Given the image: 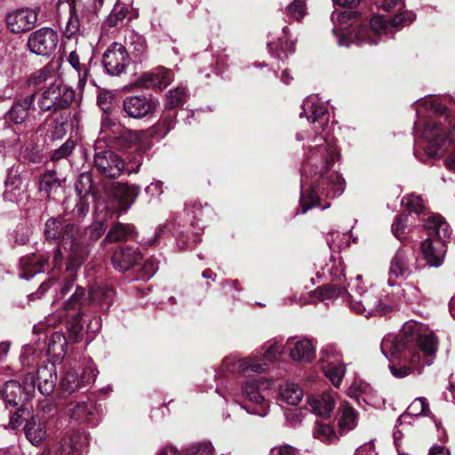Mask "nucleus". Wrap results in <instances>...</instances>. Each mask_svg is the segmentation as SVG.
<instances>
[{
    "mask_svg": "<svg viewBox=\"0 0 455 455\" xmlns=\"http://www.w3.org/2000/svg\"><path fill=\"white\" fill-rule=\"evenodd\" d=\"M98 372L94 363L87 360L78 369H69L65 372L60 380V387L68 393L78 391L93 383Z\"/></svg>",
    "mask_w": 455,
    "mask_h": 455,
    "instance_id": "obj_13",
    "label": "nucleus"
},
{
    "mask_svg": "<svg viewBox=\"0 0 455 455\" xmlns=\"http://www.w3.org/2000/svg\"><path fill=\"white\" fill-rule=\"evenodd\" d=\"M347 291L348 288L346 290L344 286L338 283H330L320 288V296L323 299H337L341 297L347 303Z\"/></svg>",
    "mask_w": 455,
    "mask_h": 455,
    "instance_id": "obj_48",
    "label": "nucleus"
},
{
    "mask_svg": "<svg viewBox=\"0 0 455 455\" xmlns=\"http://www.w3.org/2000/svg\"><path fill=\"white\" fill-rule=\"evenodd\" d=\"M5 189L3 194L4 201L20 204L24 198V192L21 180L17 176L9 175L5 180Z\"/></svg>",
    "mask_w": 455,
    "mask_h": 455,
    "instance_id": "obj_37",
    "label": "nucleus"
},
{
    "mask_svg": "<svg viewBox=\"0 0 455 455\" xmlns=\"http://www.w3.org/2000/svg\"><path fill=\"white\" fill-rule=\"evenodd\" d=\"M417 258L411 250L399 249L391 259L388 270L387 285L393 288V293L398 295L401 287L396 283L398 278H407L417 268Z\"/></svg>",
    "mask_w": 455,
    "mask_h": 455,
    "instance_id": "obj_10",
    "label": "nucleus"
},
{
    "mask_svg": "<svg viewBox=\"0 0 455 455\" xmlns=\"http://www.w3.org/2000/svg\"><path fill=\"white\" fill-rule=\"evenodd\" d=\"M135 227L129 224L116 223L108 232L103 243H116L133 238Z\"/></svg>",
    "mask_w": 455,
    "mask_h": 455,
    "instance_id": "obj_38",
    "label": "nucleus"
},
{
    "mask_svg": "<svg viewBox=\"0 0 455 455\" xmlns=\"http://www.w3.org/2000/svg\"><path fill=\"white\" fill-rule=\"evenodd\" d=\"M339 415L338 425L340 435L355 428L358 423V412L347 402L340 403Z\"/></svg>",
    "mask_w": 455,
    "mask_h": 455,
    "instance_id": "obj_31",
    "label": "nucleus"
},
{
    "mask_svg": "<svg viewBox=\"0 0 455 455\" xmlns=\"http://www.w3.org/2000/svg\"><path fill=\"white\" fill-rule=\"evenodd\" d=\"M347 306L349 309L365 317L383 315L391 310L373 291H368L363 283V276L357 275L347 283Z\"/></svg>",
    "mask_w": 455,
    "mask_h": 455,
    "instance_id": "obj_6",
    "label": "nucleus"
},
{
    "mask_svg": "<svg viewBox=\"0 0 455 455\" xmlns=\"http://www.w3.org/2000/svg\"><path fill=\"white\" fill-rule=\"evenodd\" d=\"M213 447L210 443H198L192 447L188 455H212Z\"/></svg>",
    "mask_w": 455,
    "mask_h": 455,
    "instance_id": "obj_64",
    "label": "nucleus"
},
{
    "mask_svg": "<svg viewBox=\"0 0 455 455\" xmlns=\"http://www.w3.org/2000/svg\"><path fill=\"white\" fill-rule=\"evenodd\" d=\"M407 216L406 215H398L396 216L393 225H392V232L394 235L399 239L403 240L404 238L406 229H407Z\"/></svg>",
    "mask_w": 455,
    "mask_h": 455,
    "instance_id": "obj_58",
    "label": "nucleus"
},
{
    "mask_svg": "<svg viewBox=\"0 0 455 455\" xmlns=\"http://www.w3.org/2000/svg\"><path fill=\"white\" fill-rule=\"evenodd\" d=\"M283 353V347L275 340L267 347L263 354V358L267 362H275Z\"/></svg>",
    "mask_w": 455,
    "mask_h": 455,
    "instance_id": "obj_59",
    "label": "nucleus"
},
{
    "mask_svg": "<svg viewBox=\"0 0 455 455\" xmlns=\"http://www.w3.org/2000/svg\"><path fill=\"white\" fill-rule=\"evenodd\" d=\"M222 369L229 372L262 373L266 371V363H260L257 355L243 358L230 355L223 360Z\"/></svg>",
    "mask_w": 455,
    "mask_h": 455,
    "instance_id": "obj_20",
    "label": "nucleus"
},
{
    "mask_svg": "<svg viewBox=\"0 0 455 455\" xmlns=\"http://www.w3.org/2000/svg\"><path fill=\"white\" fill-rule=\"evenodd\" d=\"M275 51L276 57L278 59H280L281 60H283V59L282 56L283 53L284 54V57L286 58L287 55L285 54V52H288L291 53L294 52L295 44L293 41H289L287 38H285V39L281 38V39H279Z\"/></svg>",
    "mask_w": 455,
    "mask_h": 455,
    "instance_id": "obj_62",
    "label": "nucleus"
},
{
    "mask_svg": "<svg viewBox=\"0 0 455 455\" xmlns=\"http://www.w3.org/2000/svg\"><path fill=\"white\" fill-rule=\"evenodd\" d=\"M286 345L290 347V356L293 361L300 363H310L315 358V345L311 339H301L295 340L289 338Z\"/></svg>",
    "mask_w": 455,
    "mask_h": 455,
    "instance_id": "obj_24",
    "label": "nucleus"
},
{
    "mask_svg": "<svg viewBox=\"0 0 455 455\" xmlns=\"http://www.w3.org/2000/svg\"><path fill=\"white\" fill-rule=\"evenodd\" d=\"M68 61L77 73L78 88L84 90L90 76V68L86 64L80 62V57L76 51H73L69 53Z\"/></svg>",
    "mask_w": 455,
    "mask_h": 455,
    "instance_id": "obj_42",
    "label": "nucleus"
},
{
    "mask_svg": "<svg viewBox=\"0 0 455 455\" xmlns=\"http://www.w3.org/2000/svg\"><path fill=\"white\" fill-rule=\"evenodd\" d=\"M380 349L388 360L393 377L403 379L424 365L433 363L437 339L424 324L408 321L399 334L389 333L383 338Z\"/></svg>",
    "mask_w": 455,
    "mask_h": 455,
    "instance_id": "obj_2",
    "label": "nucleus"
},
{
    "mask_svg": "<svg viewBox=\"0 0 455 455\" xmlns=\"http://www.w3.org/2000/svg\"><path fill=\"white\" fill-rule=\"evenodd\" d=\"M303 396L302 390L293 383H286L280 389V398L291 405L298 404Z\"/></svg>",
    "mask_w": 455,
    "mask_h": 455,
    "instance_id": "obj_44",
    "label": "nucleus"
},
{
    "mask_svg": "<svg viewBox=\"0 0 455 455\" xmlns=\"http://www.w3.org/2000/svg\"><path fill=\"white\" fill-rule=\"evenodd\" d=\"M404 204L406 209L410 212H413L417 214L423 213L425 211V205L423 199L419 196L410 195L402 201Z\"/></svg>",
    "mask_w": 455,
    "mask_h": 455,
    "instance_id": "obj_55",
    "label": "nucleus"
},
{
    "mask_svg": "<svg viewBox=\"0 0 455 455\" xmlns=\"http://www.w3.org/2000/svg\"><path fill=\"white\" fill-rule=\"evenodd\" d=\"M128 64V52L124 45L120 43H112L102 56V65L109 76H118L126 71Z\"/></svg>",
    "mask_w": 455,
    "mask_h": 455,
    "instance_id": "obj_16",
    "label": "nucleus"
},
{
    "mask_svg": "<svg viewBox=\"0 0 455 455\" xmlns=\"http://www.w3.org/2000/svg\"><path fill=\"white\" fill-rule=\"evenodd\" d=\"M92 188V179L89 173H82L75 183V188L78 196H86Z\"/></svg>",
    "mask_w": 455,
    "mask_h": 455,
    "instance_id": "obj_56",
    "label": "nucleus"
},
{
    "mask_svg": "<svg viewBox=\"0 0 455 455\" xmlns=\"http://www.w3.org/2000/svg\"><path fill=\"white\" fill-rule=\"evenodd\" d=\"M322 360L326 362L339 363L341 355L337 347L333 345H327L322 349Z\"/></svg>",
    "mask_w": 455,
    "mask_h": 455,
    "instance_id": "obj_60",
    "label": "nucleus"
},
{
    "mask_svg": "<svg viewBox=\"0 0 455 455\" xmlns=\"http://www.w3.org/2000/svg\"><path fill=\"white\" fill-rule=\"evenodd\" d=\"M43 352L36 350L33 345H26L22 347V352L20 355V361L23 367L33 368L37 365L41 359Z\"/></svg>",
    "mask_w": 455,
    "mask_h": 455,
    "instance_id": "obj_45",
    "label": "nucleus"
},
{
    "mask_svg": "<svg viewBox=\"0 0 455 455\" xmlns=\"http://www.w3.org/2000/svg\"><path fill=\"white\" fill-rule=\"evenodd\" d=\"M60 294L62 296L69 294V297L63 303V310L68 313L67 315H68L70 311L83 313L82 307L87 300L85 291L83 287L76 284L73 280H69L63 283L60 289Z\"/></svg>",
    "mask_w": 455,
    "mask_h": 455,
    "instance_id": "obj_22",
    "label": "nucleus"
},
{
    "mask_svg": "<svg viewBox=\"0 0 455 455\" xmlns=\"http://www.w3.org/2000/svg\"><path fill=\"white\" fill-rule=\"evenodd\" d=\"M84 313H73L67 315V332L70 342L80 341L85 332L84 323L86 320L83 319Z\"/></svg>",
    "mask_w": 455,
    "mask_h": 455,
    "instance_id": "obj_34",
    "label": "nucleus"
},
{
    "mask_svg": "<svg viewBox=\"0 0 455 455\" xmlns=\"http://www.w3.org/2000/svg\"><path fill=\"white\" fill-rule=\"evenodd\" d=\"M306 116L307 119L313 124L314 132L316 133L321 130L320 134H324L329 123V113L325 104L317 95H310L306 98L302 104V112L299 116Z\"/></svg>",
    "mask_w": 455,
    "mask_h": 455,
    "instance_id": "obj_15",
    "label": "nucleus"
},
{
    "mask_svg": "<svg viewBox=\"0 0 455 455\" xmlns=\"http://www.w3.org/2000/svg\"><path fill=\"white\" fill-rule=\"evenodd\" d=\"M36 100L35 94H30L23 100L15 102L6 113L5 118L14 124H22L28 116V110L32 108Z\"/></svg>",
    "mask_w": 455,
    "mask_h": 455,
    "instance_id": "obj_32",
    "label": "nucleus"
},
{
    "mask_svg": "<svg viewBox=\"0 0 455 455\" xmlns=\"http://www.w3.org/2000/svg\"><path fill=\"white\" fill-rule=\"evenodd\" d=\"M59 44V35L49 27H43L32 32L27 42L28 50L38 56H52Z\"/></svg>",
    "mask_w": 455,
    "mask_h": 455,
    "instance_id": "obj_14",
    "label": "nucleus"
},
{
    "mask_svg": "<svg viewBox=\"0 0 455 455\" xmlns=\"http://www.w3.org/2000/svg\"><path fill=\"white\" fill-rule=\"evenodd\" d=\"M36 379V387L39 393L44 396L50 395L55 387L57 380V372L53 364L50 366H44L38 369Z\"/></svg>",
    "mask_w": 455,
    "mask_h": 455,
    "instance_id": "obj_26",
    "label": "nucleus"
},
{
    "mask_svg": "<svg viewBox=\"0 0 455 455\" xmlns=\"http://www.w3.org/2000/svg\"><path fill=\"white\" fill-rule=\"evenodd\" d=\"M270 386L271 383L263 377L248 379L243 383V395L255 406L252 410L246 409L248 413L260 417L267 415L269 404L263 393L268 390Z\"/></svg>",
    "mask_w": 455,
    "mask_h": 455,
    "instance_id": "obj_11",
    "label": "nucleus"
},
{
    "mask_svg": "<svg viewBox=\"0 0 455 455\" xmlns=\"http://www.w3.org/2000/svg\"><path fill=\"white\" fill-rule=\"evenodd\" d=\"M106 231L103 221H95L89 226L84 234L79 233L74 224H67L63 234L64 250L68 252V269L79 267L86 259L91 244L97 241Z\"/></svg>",
    "mask_w": 455,
    "mask_h": 455,
    "instance_id": "obj_5",
    "label": "nucleus"
},
{
    "mask_svg": "<svg viewBox=\"0 0 455 455\" xmlns=\"http://www.w3.org/2000/svg\"><path fill=\"white\" fill-rule=\"evenodd\" d=\"M415 20V14L410 11H403L396 13L391 19H386L382 15H374L370 27L361 26L355 34L349 29L334 26L333 33L338 38L339 46L348 47L352 43L362 44H377L382 36H392L403 27L410 25Z\"/></svg>",
    "mask_w": 455,
    "mask_h": 455,
    "instance_id": "obj_4",
    "label": "nucleus"
},
{
    "mask_svg": "<svg viewBox=\"0 0 455 455\" xmlns=\"http://www.w3.org/2000/svg\"><path fill=\"white\" fill-rule=\"evenodd\" d=\"M80 20L75 11L74 7L70 8L69 17L66 22V26L64 28V35L67 37H71L72 36H76L80 33Z\"/></svg>",
    "mask_w": 455,
    "mask_h": 455,
    "instance_id": "obj_53",
    "label": "nucleus"
},
{
    "mask_svg": "<svg viewBox=\"0 0 455 455\" xmlns=\"http://www.w3.org/2000/svg\"><path fill=\"white\" fill-rule=\"evenodd\" d=\"M62 180L57 176V172L53 170L47 171L40 176L38 186L39 190L44 192L47 196L61 187Z\"/></svg>",
    "mask_w": 455,
    "mask_h": 455,
    "instance_id": "obj_41",
    "label": "nucleus"
},
{
    "mask_svg": "<svg viewBox=\"0 0 455 455\" xmlns=\"http://www.w3.org/2000/svg\"><path fill=\"white\" fill-rule=\"evenodd\" d=\"M125 44L127 51H130L135 59L140 61L145 60L148 46L145 38L141 35L135 31H129L125 36Z\"/></svg>",
    "mask_w": 455,
    "mask_h": 455,
    "instance_id": "obj_35",
    "label": "nucleus"
},
{
    "mask_svg": "<svg viewBox=\"0 0 455 455\" xmlns=\"http://www.w3.org/2000/svg\"><path fill=\"white\" fill-rule=\"evenodd\" d=\"M87 443V437L84 435H72L69 443H61L60 448L56 451L55 455H73V451L81 449Z\"/></svg>",
    "mask_w": 455,
    "mask_h": 455,
    "instance_id": "obj_46",
    "label": "nucleus"
},
{
    "mask_svg": "<svg viewBox=\"0 0 455 455\" xmlns=\"http://www.w3.org/2000/svg\"><path fill=\"white\" fill-rule=\"evenodd\" d=\"M325 376L331 381L335 387H339L345 375V366L339 363L328 362L323 368Z\"/></svg>",
    "mask_w": 455,
    "mask_h": 455,
    "instance_id": "obj_47",
    "label": "nucleus"
},
{
    "mask_svg": "<svg viewBox=\"0 0 455 455\" xmlns=\"http://www.w3.org/2000/svg\"><path fill=\"white\" fill-rule=\"evenodd\" d=\"M115 297V291L108 287L92 286L88 293V299L91 304L100 306L101 308H109Z\"/></svg>",
    "mask_w": 455,
    "mask_h": 455,
    "instance_id": "obj_36",
    "label": "nucleus"
},
{
    "mask_svg": "<svg viewBox=\"0 0 455 455\" xmlns=\"http://www.w3.org/2000/svg\"><path fill=\"white\" fill-rule=\"evenodd\" d=\"M158 270V261L155 258L146 260L141 268L140 278L143 280L150 279Z\"/></svg>",
    "mask_w": 455,
    "mask_h": 455,
    "instance_id": "obj_61",
    "label": "nucleus"
},
{
    "mask_svg": "<svg viewBox=\"0 0 455 455\" xmlns=\"http://www.w3.org/2000/svg\"><path fill=\"white\" fill-rule=\"evenodd\" d=\"M39 11L32 8H21L9 12L5 17L7 28L13 34L32 30L38 20Z\"/></svg>",
    "mask_w": 455,
    "mask_h": 455,
    "instance_id": "obj_17",
    "label": "nucleus"
},
{
    "mask_svg": "<svg viewBox=\"0 0 455 455\" xmlns=\"http://www.w3.org/2000/svg\"><path fill=\"white\" fill-rule=\"evenodd\" d=\"M141 259V253L137 247L121 246L112 255L111 262L116 270L125 272Z\"/></svg>",
    "mask_w": 455,
    "mask_h": 455,
    "instance_id": "obj_23",
    "label": "nucleus"
},
{
    "mask_svg": "<svg viewBox=\"0 0 455 455\" xmlns=\"http://www.w3.org/2000/svg\"><path fill=\"white\" fill-rule=\"evenodd\" d=\"M445 240L440 237H427L421 243V252L427 265L438 267L446 254Z\"/></svg>",
    "mask_w": 455,
    "mask_h": 455,
    "instance_id": "obj_21",
    "label": "nucleus"
},
{
    "mask_svg": "<svg viewBox=\"0 0 455 455\" xmlns=\"http://www.w3.org/2000/svg\"><path fill=\"white\" fill-rule=\"evenodd\" d=\"M141 164L142 157L140 156L126 166L123 157L111 149L96 150L93 156V169L107 179H116L124 170L129 174L138 173Z\"/></svg>",
    "mask_w": 455,
    "mask_h": 455,
    "instance_id": "obj_8",
    "label": "nucleus"
},
{
    "mask_svg": "<svg viewBox=\"0 0 455 455\" xmlns=\"http://www.w3.org/2000/svg\"><path fill=\"white\" fill-rule=\"evenodd\" d=\"M285 13H286V16L290 20H298V21L301 20V19L306 14V7H305L304 1L294 0L291 4H290L286 7Z\"/></svg>",
    "mask_w": 455,
    "mask_h": 455,
    "instance_id": "obj_54",
    "label": "nucleus"
},
{
    "mask_svg": "<svg viewBox=\"0 0 455 455\" xmlns=\"http://www.w3.org/2000/svg\"><path fill=\"white\" fill-rule=\"evenodd\" d=\"M67 414L79 424L96 426L100 421L99 409L92 401L70 403L67 407Z\"/></svg>",
    "mask_w": 455,
    "mask_h": 455,
    "instance_id": "obj_19",
    "label": "nucleus"
},
{
    "mask_svg": "<svg viewBox=\"0 0 455 455\" xmlns=\"http://www.w3.org/2000/svg\"><path fill=\"white\" fill-rule=\"evenodd\" d=\"M140 191L141 188L139 185L123 184L118 186L114 192V196L118 203L119 210L129 209L136 201Z\"/></svg>",
    "mask_w": 455,
    "mask_h": 455,
    "instance_id": "obj_30",
    "label": "nucleus"
},
{
    "mask_svg": "<svg viewBox=\"0 0 455 455\" xmlns=\"http://www.w3.org/2000/svg\"><path fill=\"white\" fill-rule=\"evenodd\" d=\"M18 139L14 135L12 139L0 141V155L4 157L14 152Z\"/></svg>",
    "mask_w": 455,
    "mask_h": 455,
    "instance_id": "obj_63",
    "label": "nucleus"
},
{
    "mask_svg": "<svg viewBox=\"0 0 455 455\" xmlns=\"http://www.w3.org/2000/svg\"><path fill=\"white\" fill-rule=\"evenodd\" d=\"M313 435L323 443H331L338 440V435L333 427L321 421L315 422L313 428Z\"/></svg>",
    "mask_w": 455,
    "mask_h": 455,
    "instance_id": "obj_43",
    "label": "nucleus"
},
{
    "mask_svg": "<svg viewBox=\"0 0 455 455\" xmlns=\"http://www.w3.org/2000/svg\"><path fill=\"white\" fill-rule=\"evenodd\" d=\"M335 397L331 393L313 395L307 399V404L312 412L317 416L329 418L335 407Z\"/></svg>",
    "mask_w": 455,
    "mask_h": 455,
    "instance_id": "obj_28",
    "label": "nucleus"
},
{
    "mask_svg": "<svg viewBox=\"0 0 455 455\" xmlns=\"http://www.w3.org/2000/svg\"><path fill=\"white\" fill-rule=\"evenodd\" d=\"M307 160L302 165L301 213L320 206L323 210L330 204L321 205L319 196L328 198L339 196L345 189V181L337 172L327 170L339 158L334 139L329 134H319L307 140Z\"/></svg>",
    "mask_w": 455,
    "mask_h": 455,
    "instance_id": "obj_1",
    "label": "nucleus"
},
{
    "mask_svg": "<svg viewBox=\"0 0 455 455\" xmlns=\"http://www.w3.org/2000/svg\"><path fill=\"white\" fill-rule=\"evenodd\" d=\"M48 257L43 255H28L20 260L21 272L20 277L25 280L32 278L36 274L44 271V267L48 262Z\"/></svg>",
    "mask_w": 455,
    "mask_h": 455,
    "instance_id": "obj_27",
    "label": "nucleus"
},
{
    "mask_svg": "<svg viewBox=\"0 0 455 455\" xmlns=\"http://www.w3.org/2000/svg\"><path fill=\"white\" fill-rule=\"evenodd\" d=\"M173 79L170 69L158 67L142 74L139 79L140 84L144 88H158L163 90L167 87Z\"/></svg>",
    "mask_w": 455,
    "mask_h": 455,
    "instance_id": "obj_25",
    "label": "nucleus"
},
{
    "mask_svg": "<svg viewBox=\"0 0 455 455\" xmlns=\"http://www.w3.org/2000/svg\"><path fill=\"white\" fill-rule=\"evenodd\" d=\"M143 136L141 131H132L123 126L104 111L100 119L99 140L110 148L118 149L131 148L139 143Z\"/></svg>",
    "mask_w": 455,
    "mask_h": 455,
    "instance_id": "obj_7",
    "label": "nucleus"
},
{
    "mask_svg": "<svg viewBox=\"0 0 455 455\" xmlns=\"http://www.w3.org/2000/svg\"><path fill=\"white\" fill-rule=\"evenodd\" d=\"M68 339L62 332L55 331L52 334L48 342V354L56 360L64 357Z\"/></svg>",
    "mask_w": 455,
    "mask_h": 455,
    "instance_id": "obj_40",
    "label": "nucleus"
},
{
    "mask_svg": "<svg viewBox=\"0 0 455 455\" xmlns=\"http://www.w3.org/2000/svg\"><path fill=\"white\" fill-rule=\"evenodd\" d=\"M76 143L73 140L68 139L63 144L53 150L50 158L56 162L68 158L75 149Z\"/></svg>",
    "mask_w": 455,
    "mask_h": 455,
    "instance_id": "obj_52",
    "label": "nucleus"
},
{
    "mask_svg": "<svg viewBox=\"0 0 455 455\" xmlns=\"http://www.w3.org/2000/svg\"><path fill=\"white\" fill-rule=\"evenodd\" d=\"M424 228L428 232V237L448 239L451 231L446 221L439 215H430L424 220Z\"/></svg>",
    "mask_w": 455,
    "mask_h": 455,
    "instance_id": "obj_33",
    "label": "nucleus"
},
{
    "mask_svg": "<svg viewBox=\"0 0 455 455\" xmlns=\"http://www.w3.org/2000/svg\"><path fill=\"white\" fill-rule=\"evenodd\" d=\"M23 430L28 441L35 446L42 444L47 435L45 423L39 416H32L28 419Z\"/></svg>",
    "mask_w": 455,
    "mask_h": 455,
    "instance_id": "obj_29",
    "label": "nucleus"
},
{
    "mask_svg": "<svg viewBox=\"0 0 455 455\" xmlns=\"http://www.w3.org/2000/svg\"><path fill=\"white\" fill-rule=\"evenodd\" d=\"M31 235V229L24 223L19 224L13 231L14 243L17 244H25L28 242Z\"/></svg>",
    "mask_w": 455,
    "mask_h": 455,
    "instance_id": "obj_57",
    "label": "nucleus"
},
{
    "mask_svg": "<svg viewBox=\"0 0 455 455\" xmlns=\"http://www.w3.org/2000/svg\"><path fill=\"white\" fill-rule=\"evenodd\" d=\"M417 120L414 123L416 141L427 142L426 152L430 156L442 155L455 142V124L445 105L437 98L425 97L415 102Z\"/></svg>",
    "mask_w": 455,
    "mask_h": 455,
    "instance_id": "obj_3",
    "label": "nucleus"
},
{
    "mask_svg": "<svg viewBox=\"0 0 455 455\" xmlns=\"http://www.w3.org/2000/svg\"><path fill=\"white\" fill-rule=\"evenodd\" d=\"M158 102L143 95L129 96L124 99L122 107L127 116L133 119H141L153 114Z\"/></svg>",
    "mask_w": 455,
    "mask_h": 455,
    "instance_id": "obj_18",
    "label": "nucleus"
},
{
    "mask_svg": "<svg viewBox=\"0 0 455 455\" xmlns=\"http://www.w3.org/2000/svg\"><path fill=\"white\" fill-rule=\"evenodd\" d=\"M187 92L184 87H177L168 92L165 105L168 108H175L185 103Z\"/></svg>",
    "mask_w": 455,
    "mask_h": 455,
    "instance_id": "obj_51",
    "label": "nucleus"
},
{
    "mask_svg": "<svg viewBox=\"0 0 455 455\" xmlns=\"http://www.w3.org/2000/svg\"><path fill=\"white\" fill-rule=\"evenodd\" d=\"M210 213L211 209L207 205L204 207L201 204H194L191 210H189V214L192 215L195 220V223H192V225L196 226L195 228L197 230L203 229L204 228V220Z\"/></svg>",
    "mask_w": 455,
    "mask_h": 455,
    "instance_id": "obj_50",
    "label": "nucleus"
},
{
    "mask_svg": "<svg viewBox=\"0 0 455 455\" xmlns=\"http://www.w3.org/2000/svg\"><path fill=\"white\" fill-rule=\"evenodd\" d=\"M65 227L62 226V223L60 220L51 218L45 223L44 234L46 238L48 239H58L61 237V244L64 247L63 242V234L65 231Z\"/></svg>",
    "mask_w": 455,
    "mask_h": 455,
    "instance_id": "obj_49",
    "label": "nucleus"
},
{
    "mask_svg": "<svg viewBox=\"0 0 455 455\" xmlns=\"http://www.w3.org/2000/svg\"><path fill=\"white\" fill-rule=\"evenodd\" d=\"M430 413L428 403L426 398L419 397L408 406L404 414L401 415L398 420L400 423H410V419L418 416H427Z\"/></svg>",
    "mask_w": 455,
    "mask_h": 455,
    "instance_id": "obj_39",
    "label": "nucleus"
},
{
    "mask_svg": "<svg viewBox=\"0 0 455 455\" xmlns=\"http://www.w3.org/2000/svg\"><path fill=\"white\" fill-rule=\"evenodd\" d=\"M75 99V92L62 84L53 83L43 91L38 98L39 108L45 111H56L66 108Z\"/></svg>",
    "mask_w": 455,
    "mask_h": 455,
    "instance_id": "obj_12",
    "label": "nucleus"
},
{
    "mask_svg": "<svg viewBox=\"0 0 455 455\" xmlns=\"http://www.w3.org/2000/svg\"><path fill=\"white\" fill-rule=\"evenodd\" d=\"M36 390V379L33 372L24 376L23 385L16 380L5 382L1 391L2 398L7 406L22 409L33 396Z\"/></svg>",
    "mask_w": 455,
    "mask_h": 455,
    "instance_id": "obj_9",
    "label": "nucleus"
}]
</instances>
